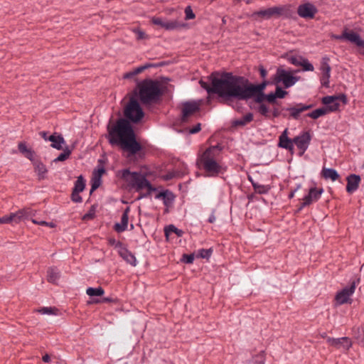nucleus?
Instances as JSON below:
<instances>
[{
  "label": "nucleus",
  "mask_w": 364,
  "mask_h": 364,
  "mask_svg": "<svg viewBox=\"0 0 364 364\" xmlns=\"http://www.w3.org/2000/svg\"><path fill=\"white\" fill-rule=\"evenodd\" d=\"M124 118L117 120L115 124L107 126L109 143L112 146H118L127 153V157H132L142 150V145L136 140V136L132 124H138L144 117V112L138 99L132 97L124 109Z\"/></svg>",
  "instance_id": "nucleus-1"
},
{
  "label": "nucleus",
  "mask_w": 364,
  "mask_h": 364,
  "mask_svg": "<svg viewBox=\"0 0 364 364\" xmlns=\"http://www.w3.org/2000/svg\"><path fill=\"white\" fill-rule=\"evenodd\" d=\"M268 85L267 80L254 84L243 76L234 75V99L244 101L253 99L255 102L259 104L257 112L263 117H269V108L264 103L268 98V94L264 92Z\"/></svg>",
  "instance_id": "nucleus-2"
},
{
  "label": "nucleus",
  "mask_w": 364,
  "mask_h": 364,
  "mask_svg": "<svg viewBox=\"0 0 364 364\" xmlns=\"http://www.w3.org/2000/svg\"><path fill=\"white\" fill-rule=\"evenodd\" d=\"M208 82L200 80L199 83L208 94H217L225 100L234 99V75L230 72L213 73Z\"/></svg>",
  "instance_id": "nucleus-3"
},
{
  "label": "nucleus",
  "mask_w": 364,
  "mask_h": 364,
  "mask_svg": "<svg viewBox=\"0 0 364 364\" xmlns=\"http://www.w3.org/2000/svg\"><path fill=\"white\" fill-rule=\"evenodd\" d=\"M165 89L166 87L160 81L146 78L137 83L132 91V96L138 99L142 105H151L161 100Z\"/></svg>",
  "instance_id": "nucleus-4"
},
{
  "label": "nucleus",
  "mask_w": 364,
  "mask_h": 364,
  "mask_svg": "<svg viewBox=\"0 0 364 364\" xmlns=\"http://www.w3.org/2000/svg\"><path fill=\"white\" fill-rule=\"evenodd\" d=\"M121 177L128 183L130 188L134 189L136 192H141L144 188L147 190L146 193H141L137 200L147 198L152 192L156 191V188L151 185L146 176L141 172H132L129 168H126L122 171Z\"/></svg>",
  "instance_id": "nucleus-5"
},
{
  "label": "nucleus",
  "mask_w": 364,
  "mask_h": 364,
  "mask_svg": "<svg viewBox=\"0 0 364 364\" xmlns=\"http://www.w3.org/2000/svg\"><path fill=\"white\" fill-rule=\"evenodd\" d=\"M223 149V146L218 144L208 147L198 159L208 176L215 177L223 173L222 166L216 161L215 158Z\"/></svg>",
  "instance_id": "nucleus-6"
},
{
  "label": "nucleus",
  "mask_w": 364,
  "mask_h": 364,
  "mask_svg": "<svg viewBox=\"0 0 364 364\" xmlns=\"http://www.w3.org/2000/svg\"><path fill=\"white\" fill-rule=\"evenodd\" d=\"M296 72H298V70L288 71L278 68L274 78V83L277 84L282 82L284 88H289L293 86L300 79V77L293 75V73Z\"/></svg>",
  "instance_id": "nucleus-7"
},
{
  "label": "nucleus",
  "mask_w": 364,
  "mask_h": 364,
  "mask_svg": "<svg viewBox=\"0 0 364 364\" xmlns=\"http://www.w3.org/2000/svg\"><path fill=\"white\" fill-rule=\"evenodd\" d=\"M360 283V278L353 279L350 281V286L344 287L338 291L335 297L337 304L341 305L351 303L350 296L354 293L357 285Z\"/></svg>",
  "instance_id": "nucleus-8"
},
{
  "label": "nucleus",
  "mask_w": 364,
  "mask_h": 364,
  "mask_svg": "<svg viewBox=\"0 0 364 364\" xmlns=\"http://www.w3.org/2000/svg\"><path fill=\"white\" fill-rule=\"evenodd\" d=\"M311 140V135L309 132H304L293 139L294 144H295L297 148L301 151V156L307 150Z\"/></svg>",
  "instance_id": "nucleus-9"
},
{
  "label": "nucleus",
  "mask_w": 364,
  "mask_h": 364,
  "mask_svg": "<svg viewBox=\"0 0 364 364\" xmlns=\"http://www.w3.org/2000/svg\"><path fill=\"white\" fill-rule=\"evenodd\" d=\"M314 107V105H304L302 103H298L294 107H289L282 108V110H285L289 112V115H287V119H299L300 117L301 113L304 111L309 110Z\"/></svg>",
  "instance_id": "nucleus-10"
},
{
  "label": "nucleus",
  "mask_w": 364,
  "mask_h": 364,
  "mask_svg": "<svg viewBox=\"0 0 364 364\" xmlns=\"http://www.w3.org/2000/svg\"><path fill=\"white\" fill-rule=\"evenodd\" d=\"M200 110V105L196 102H186L183 104L181 121L186 122L188 118Z\"/></svg>",
  "instance_id": "nucleus-11"
},
{
  "label": "nucleus",
  "mask_w": 364,
  "mask_h": 364,
  "mask_svg": "<svg viewBox=\"0 0 364 364\" xmlns=\"http://www.w3.org/2000/svg\"><path fill=\"white\" fill-rule=\"evenodd\" d=\"M317 11L316 7L311 3L301 4L297 9L298 15L304 18H313Z\"/></svg>",
  "instance_id": "nucleus-12"
},
{
  "label": "nucleus",
  "mask_w": 364,
  "mask_h": 364,
  "mask_svg": "<svg viewBox=\"0 0 364 364\" xmlns=\"http://www.w3.org/2000/svg\"><path fill=\"white\" fill-rule=\"evenodd\" d=\"M327 343L337 349L343 348L346 350H349L352 346V342L348 337H342L338 338L328 337L327 338Z\"/></svg>",
  "instance_id": "nucleus-13"
},
{
  "label": "nucleus",
  "mask_w": 364,
  "mask_h": 364,
  "mask_svg": "<svg viewBox=\"0 0 364 364\" xmlns=\"http://www.w3.org/2000/svg\"><path fill=\"white\" fill-rule=\"evenodd\" d=\"M323 193V189L322 188L312 187L309 188L308 194L303 198L304 204L310 205L311 203L318 201Z\"/></svg>",
  "instance_id": "nucleus-14"
},
{
  "label": "nucleus",
  "mask_w": 364,
  "mask_h": 364,
  "mask_svg": "<svg viewBox=\"0 0 364 364\" xmlns=\"http://www.w3.org/2000/svg\"><path fill=\"white\" fill-rule=\"evenodd\" d=\"M278 146L289 151L291 154L294 153V142L293 139L288 137V129L284 131L279 136Z\"/></svg>",
  "instance_id": "nucleus-15"
},
{
  "label": "nucleus",
  "mask_w": 364,
  "mask_h": 364,
  "mask_svg": "<svg viewBox=\"0 0 364 364\" xmlns=\"http://www.w3.org/2000/svg\"><path fill=\"white\" fill-rule=\"evenodd\" d=\"M288 95V92L283 90L281 87L277 86L274 92L268 93L267 102L272 105H278L277 99H283Z\"/></svg>",
  "instance_id": "nucleus-16"
},
{
  "label": "nucleus",
  "mask_w": 364,
  "mask_h": 364,
  "mask_svg": "<svg viewBox=\"0 0 364 364\" xmlns=\"http://www.w3.org/2000/svg\"><path fill=\"white\" fill-rule=\"evenodd\" d=\"M346 181V191L348 193H353L358 189L361 178L359 175L352 173L348 176Z\"/></svg>",
  "instance_id": "nucleus-17"
},
{
  "label": "nucleus",
  "mask_w": 364,
  "mask_h": 364,
  "mask_svg": "<svg viewBox=\"0 0 364 364\" xmlns=\"http://www.w3.org/2000/svg\"><path fill=\"white\" fill-rule=\"evenodd\" d=\"M343 36L345 39L355 43L358 47L364 49V40H363L360 35L353 31H347L346 30L343 31Z\"/></svg>",
  "instance_id": "nucleus-18"
},
{
  "label": "nucleus",
  "mask_w": 364,
  "mask_h": 364,
  "mask_svg": "<svg viewBox=\"0 0 364 364\" xmlns=\"http://www.w3.org/2000/svg\"><path fill=\"white\" fill-rule=\"evenodd\" d=\"M271 16H284L289 18L291 16V10L288 6H278L269 8Z\"/></svg>",
  "instance_id": "nucleus-19"
},
{
  "label": "nucleus",
  "mask_w": 364,
  "mask_h": 364,
  "mask_svg": "<svg viewBox=\"0 0 364 364\" xmlns=\"http://www.w3.org/2000/svg\"><path fill=\"white\" fill-rule=\"evenodd\" d=\"M130 211V208L127 207L124 210L122 218L121 223H116L114 225V230L117 232H122L127 229L128 221H129V213Z\"/></svg>",
  "instance_id": "nucleus-20"
},
{
  "label": "nucleus",
  "mask_w": 364,
  "mask_h": 364,
  "mask_svg": "<svg viewBox=\"0 0 364 364\" xmlns=\"http://www.w3.org/2000/svg\"><path fill=\"white\" fill-rule=\"evenodd\" d=\"M32 164L34 167L35 172L38 175V180H43L46 178V173H48V169L46 165L40 160H34L32 161Z\"/></svg>",
  "instance_id": "nucleus-21"
},
{
  "label": "nucleus",
  "mask_w": 364,
  "mask_h": 364,
  "mask_svg": "<svg viewBox=\"0 0 364 364\" xmlns=\"http://www.w3.org/2000/svg\"><path fill=\"white\" fill-rule=\"evenodd\" d=\"M118 253L127 263L135 267L136 265V259L135 256L125 247H122L118 250Z\"/></svg>",
  "instance_id": "nucleus-22"
},
{
  "label": "nucleus",
  "mask_w": 364,
  "mask_h": 364,
  "mask_svg": "<svg viewBox=\"0 0 364 364\" xmlns=\"http://www.w3.org/2000/svg\"><path fill=\"white\" fill-rule=\"evenodd\" d=\"M48 141L51 142L50 146L57 150L63 149V144H65V141L61 134H57V133H54L53 134L48 136Z\"/></svg>",
  "instance_id": "nucleus-23"
},
{
  "label": "nucleus",
  "mask_w": 364,
  "mask_h": 364,
  "mask_svg": "<svg viewBox=\"0 0 364 364\" xmlns=\"http://www.w3.org/2000/svg\"><path fill=\"white\" fill-rule=\"evenodd\" d=\"M36 214V211L32 210L31 208H24L16 212L17 220L20 223L23 220H28L33 217Z\"/></svg>",
  "instance_id": "nucleus-24"
},
{
  "label": "nucleus",
  "mask_w": 364,
  "mask_h": 364,
  "mask_svg": "<svg viewBox=\"0 0 364 364\" xmlns=\"http://www.w3.org/2000/svg\"><path fill=\"white\" fill-rule=\"evenodd\" d=\"M253 114L252 112H249L243 116L241 119L232 120L231 126L232 127H244L248 123L251 122L253 120Z\"/></svg>",
  "instance_id": "nucleus-25"
},
{
  "label": "nucleus",
  "mask_w": 364,
  "mask_h": 364,
  "mask_svg": "<svg viewBox=\"0 0 364 364\" xmlns=\"http://www.w3.org/2000/svg\"><path fill=\"white\" fill-rule=\"evenodd\" d=\"M18 151L24 155L26 158L29 159L31 162L35 160L33 158L35 152L31 149L26 146V142L21 141L18 144Z\"/></svg>",
  "instance_id": "nucleus-26"
},
{
  "label": "nucleus",
  "mask_w": 364,
  "mask_h": 364,
  "mask_svg": "<svg viewBox=\"0 0 364 364\" xmlns=\"http://www.w3.org/2000/svg\"><path fill=\"white\" fill-rule=\"evenodd\" d=\"M60 277V273L56 267H49L47 270V280L50 283L56 284Z\"/></svg>",
  "instance_id": "nucleus-27"
},
{
  "label": "nucleus",
  "mask_w": 364,
  "mask_h": 364,
  "mask_svg": "<svg viewBox=\"0 0 364 364\" xmlns=\"http://www.w3.org/2000/svg\"><path fill=\"white\" fill-rule=\"evenodd\" d=\"M321 176L325 179H331L332 181H335L340 178L337 171L331 168H323L321 171Z\"/></svg>",
  "instance_id": "nucleus-28"
},
{
  "label": "nucleus",
  "mask_w": 364,
  "mask_h": 364,
  "mask_svg": "<svg viewBox=\"0 0 364 364\" xmlns=\"http://www.w3.org/2000/svg\"><path fill=\"white\" fill-rule=\"evenodd\" d=\"M249 179L251 181L255 191L258 194H267L271 189V187L269 185H261L253 181L250 178H249Z\"/></svg>",
  "instance_id": "nucleus-29"
},
{
  "label": "nucleus",
  "mask_w": 364,
  "mask_h": 364,
  "mask_svg": "<svg viewBox=\"0 0 364 364\" xmlns=\"http://www.w3.org/2000/svg\"><path fill=\"white\" fill-rule=\"evenodd\" d=\"M352 331L353 337L364 346V328L354 327Z\"/></svg>",
  "instance_id": "nucleus-30"
},
{
  "label": "nucleus",
  "mask_w": 364,
  "mask_h": 364,
  "mask_svg": "<svg viewBox=\"0 0 364 364\" xmlns=\"http://www.w3.org/2000/svg\"><path fill=\"white\" fill-rule=\"evenodd\" d=\"M328 114L327 109L326 107H322L321 108H318L311 112H309L306 114L308 117L312 118L314 119H316L320 117L324 116Z\"/></svg>",
  "instance_id": "nucleus-31"
},
{
  "label": "nucleus",
  "mask_w": 364,
  "mask_h": 364,
  "mask_svg": "<svg viewBox=\"0 0 364 364\" xmlns=\"http://www.w3.org/2000/svg\"><path fill=\"white\" fill-rule=\"evenodd\" d=\"M85 180L82 175L79 176L77 178L76 181L75 182L74 187L73 190H75L76 192H82L85 188Z\"/></svg>",
  "instance_id": "nucleus-32"
},
{
  "label": "nucleus",
  "mask_w": 364,
  "mask_h": 364,
  "mask_svg": "<svg viewBox=\"0 0 364 364\" xmlns=\"http://www.w3.org/2000/svg\"><path fill=\"white\" fill-rule=\"evenodd\" d=\"M63 151L60 153L57 158L53 159V162L57 163L59 161H64L67 160L72 154V149H70L68 146L65 148H63Z\"/></svg>",
  "instance_id": "nucleus-33"
},
{
  "label": "nucleus",
  "mask_w": 364,
  "mask_h": 364,
  "mask_svg": "<svg viewBox=\"0 0 364 364\" xmlns=\"http://www.w3.org/2000/svg\"><path fill=\"white\" fill-rule=\"evenodd\" d=\"M164 233L166 237H168L171 233H175L178 237H181L183 235V231L178 229L173 225H169L164 228Z\"/></svg>",
  "instance_id": "nucleus-34"
},
{
  "label": "nucleus",
  "mask_w": 364,
  "mask_h": 364,
  "mask_svg": "<svg viewBox=\"0 0 364 364\" xmlns=\"http://www.w3.org/2000/svg\"><path fill=\"white\" fill-rule=\"evenodd\" d=\"M330 58L328 56H323L321 62V68L322 73L331 74V68L329 65Z\"/></svg>",
  "instance_id": "nucleus-35"
},
{
  "label": "nucleus",
  "mask_w": 364,
  "mask_h": 364,
  "mask_svg": "<svg viewBox=\"0 0 364 364\" xmlns=\"http://www.w3.org/2000/svg\"><path fill=\"white\" fill-rule=\"evenodd\" d=\"M11 223H18V220H17L16 213H12L9 215H6L2 217H0V224H7Z\"/></svg>",
  "instance_id": "nucleus-36"
},
{
  "label": "nucleus",
  "mask_w": 364,
  "mask_h": 364,
  "mask_svg": "<svg viewBox=\"0 0 364 364\" xmlns=\"http://www.w3.org/2000/svg\"><path fill=\"white\" fill-rule=\"evenodd\" d=\"M86 293L90 296H100L104 294L105 291L101 287L97 288L89 287L87 289Z\"/></svg>",
  "instance_id": "nucleus-37"
},
{
  "label": "nucleus",
  "mask_w": 364,
  "mask_h": 364,
  "mask_svg": "<svg viewBox=\"0 0 364 364\" xmlns=\"http://www.w3.org/2000/svg\"><path fill=\"white\" fill-rule=\"evenodd\" d=\"M264 351L262 350L259 353L252 357V359L249 363L250 364H264Z\"/></svg>",
  "instance_id": "nucleus-38"
},
{
  "label": "nucleus",
  "mask_w": 364,
  "mask_h": 364,
  "mask_svg": "<svg viewBox=\"0 0 364 364\" xmlns=\"http://www.w3.org/2000/svg\"><path fill=\"white\" fill-rule=\"evenodd\" d=\"M213 253V249H200L198 250V257L208 259Z\"/></svg>",
  "instance_id": "nucleus-39"
},
{
  "label": "nucleus",
  "mask_w": 364,
  "mask_h": 364,
  "mask_svg": "<svg viewBox=\"0 0 364 364\" xmlns=\"http://www.w3.org/2000/svg\"><path fill=\"white\" fill-rule=\"evenodd\" d=\"M253 16H258L261 18L269 19L272 18L269 8L255 11Z\"/></svg>",
  "instance_id": "nucleus-40"
},
{
  "label": "nucleus",
  "mask_w": 364,
  "mask_h": 364,
  "mask_svg": "<svg viewBox=\"0 0 364 364\" xmlns=\"http://www.w3.org/2000/svg\"><path fill=\"white\" fill-rule=\"evenodd\" d=\"M301 66L304 71H314V65L306 58H303Z\"/></svg>",
  "instance_id": "nucleus-41"
},
{
  "label": "nucleus",
  "mask_w": 364,
  "mask_h": 364,
  "mask_svg": "<svg viewBox=\"0 0 364 364\" xmlns=\"http://www.w3.org/2000/svg\"><path fill=\"white\" fill-rule=\"evenodd\" d=\"M37 311L42 314H55L58 309L55 307H43L38 309Z\"/></svg>",
  "instance_id": "nucleus-42"
},
{
  "label": "nucleus",
  "mask_w": 364,
  "mask_h": 364,
  "mask_svg": "<svg viewBox=\"0 0 364 364\" xmlns=\"http://www.w3.org/2000/svg\"><path fill=\"white\" fill-rule=\"evenodd\" d=\"M287 60L294 65L301 66L303 58L301 56H290L287 58Z\"/></svg>",
  "instance_id": "nucleus-43"
},
{
  "label": "nucleus",
  "mask_w": 364,
  "mask_h": 364,
  "mask_svg": "<svg viewBox=\"0 0 364 364\" xmlns=\"http://www.w3.org/2000/svg\"><path fill=\"white\" fill-rule=\"evenodd\" d=\"M180 26L179 23L176 21H165L164 28L166 30H174Z\"/></svg>",
  "instance_id": "nucleus-44"
},
{
  "label": "nucleus",
  "mask_w": 364,
  "mask_h": 364,
  "mask_svg": "<svg viewBox=\"0 0 364 364\" xmlns=\"http://www.w3.org/2000/svg\"><path fill=\"white\" fill-rule=\"evenodd\" d=\"M174 200V196L173 194L166 190V197L164 198L163 200H164V204L166 205V206H168L170 203H171Z\"/></svg>",
  "instance_id": "nucleus-45"
},
{
  "label": "nucleus",
  "mask_w": 364,
  "mask_h": 364,
  "mask_svg": "<svg viewBox=\"0 0 364 364\" xmlns=\"http://www.w3.org/2000/svg\"><path fill=\"white\" fill-rule=\"evenodd\" d=\"M328 113L336 112L339 109L340 104L337 101H333V103L330 104L328 106H325Z\"/></svg>",
  "instance_id": "nucleus-46"
},
{
  "label": "nucleus",
  "mask_w": 364,
  "mask_h": 364,
  "mask_svg": "<svg viewBox=\"0 0 364 364\" xmlns=\"http://www.w3.org/2000/svg\"><path fill=\"white\" fill-rule=\"evenodd\" d=\"M194 258V254H183L181 261L186 264H192L193 262Z\"/></svg>",
  "instance_id": "nucleus-47"
},
{
  "label": "nucleus",
  "mask_w": 364,
  "mask_h": 364,
  "mask_svg": "<svg viewBox=\"0 0 364 364\" xmlns=\"http://www.w3.org/2000/svg\"><path fill=\"white\" fill-rule=\"evenodd\" d=\"M282 109H279V108L274 107L272 112V117L274 118H277L279 116H282L284 118L287 117V114L282 112Z\"/></svg>",
  "instance_id": "nucleus-48"
},
{
  "label": "nucleus",
  "mask_w": 364,
  "mask_h": 364,
  "mask_svg": "<svg viewBox=\"0 0 364 364\" xmlns=\"http://www.w3.org/2000/svg\"><path fill=\"white\" fill-rule=\"evenodd\" d=\"M95 205H92V207L90 208L88 213H87L86 214H85L83 215L82 220H85L93 219L95 218Z\"/></svg>",
  "instance_id": "nucleus-49"
},
{
  "label": "nucleus",
  "mask_w": 364,
  "mask_h": 364,
  "mask_svg": "<svg viewBox=\"0 0 364 364\" xmlns=\"http://www.w3.org/2000/svg\"><path fill=\"white\" fill-rule=\"evenodd\" d=\"M185 14H186V20H191V19L195 18V17H196V15L193 13L191 6H188L186 7Z\"/></svg>",
  "instance_id": "nucleus-50"
},
{
  "label": "nucleus",
  "mask_w": 364,
  "mask_h": 364,
  "mask_svg": "<svg viewBox=\"0 0 364 364\" xmlns=\"http://www.w3.org/2000/svg\"><path fill=\"white\" fill-rule=\"evenodd\" d=\"M330 77L331 74L322 73V76L321 77V83L325 87H329Z\"/></svg>",
  "instance_id": "nucleus-51"
},
{
  "label": "nucleus",
  "mask_w": 364,
  "mask_h": 364,
  "mask_svg": "<svg viewBox=\"0 0 364 364\" xmlns=\"http://www.w3.org/2000/svg\"><path fill=\"white\" fill-rule=\"evenodd\" d=\"M333 101H337V97H336V95L326 96L323 97L321 100L322 103L326 105V106L333 103Z\"/></svg>",
  "instance_id": "nucleus-52"
},
{
  "label": "nucleus",
  "mask_w": 364,
  "mask_h": 364,
  "mask_svg": "<svg viewBox=\"0 0 364 364\" xmlns=\"http://www.w3.org/2000/svg\"><path fill=\"white\" fill-rule=\"evenodd\" d=\"M108 244L111 246H114L115 248L121 249L124 245L120 241H117L114 237H109L108 239Z\"/></svg>",
  "instance_id": "nucleus-53"
},
{
  "label": "nucleus",
  "mask_w": 364,
  "mask_h": 364,
  "mask_svg": "<svg viewBox=\"0 0 364 364\" xmlns=\"http://www.w3.org/2000/svg\"><path fill=\"white\" fill-rule=\"evenodd\" d=\"M80 192H76L75 190H73L72 191V193H71V200L74 202V203H82V197L80 196Z\"/></svg>",
  "instance_id": "nucleus-54"
},
{
  "label": "nucleus",
  "mask_w": 364,
  "mask_h": 364,
  "mask_svg": "<svg viewBox=\"0 0 364 364\" xmlns=\"http://www.w3.org/2000/svg\"><path fill=\"white\" fill-rule=\"evenodd\" d=\"M117 299L113 297H103L101 300H96L95 303H117Z\"/></svg>",
  "instance_id": "nucleus-55"
},
{
  "label": "nucleus",
  "mask_w": 364,
  "mask_h": 364,
  "mask_svg": "<svg viewBox=\"0 0 364 364\" xmlns=\"http://www.w3.org/2000/svg\"><path fill=\"white\" fill-rule=\"evenodd\" d=\"M101 184V179L97 178L95 175L94 177V181L92 183L91 187L92 188V191H95L99 188Z\"/></svg>",
  "instance_id": "nucleus-56"
},
{
  "label": "nucleus",
  "mask_w": 364,
  "mask_h": 364,
  "mask_svg": "<svg viewBox=\"0 0 364 364\" xmlns=\"http://www.w3.org/2000/svg\"><path fill=\"white\" fill-rule=\"evenodd\" d=\"M151 22L155 25L164 28L165 21H164L161 18L154 17Z\"/></svg>",
  "instance_id": "nucleus-57"
},
{
  "label": "nucleus",
  "mask_w": 364,
  "mask_h": 364,
  "mask_svg": "<svg viewBox=\"0 0 364 364\" xmlns=\"http://www.w3.org/2000/svg\"><path fill=\"white\" fill-rule=\"evenodd\" d=\"M201 129V124L200 123H198L196 125H195L193 127L190 129L189 133L190 134H196L198 132H200Z\"/></svg>",
  "instance_id": "nucleus-58"
},
{
  "label": "nucleus",
  "mask_w": 364,
  "mask_h": 364,
  "mask_svg": "<svg viewBox=\"0 0 364 364\" xmlns=\"http://www.w3.org/2000/svg\"><path fill=\"white\" fill-rule=\"evenodd\" d=\"M105 173V168L104 167L99 168L97 171H94L95 176L96 175L97 178H101V176L103 173Z\"/></svg>",
  "instance_id": "nucleus-59"
},
{
  "label": "nucleus",
  "mask_w": 364,
  "mask_h": 364,
  "mask_svg": "<svg viewBox=\"0 0 364 364\" xmlns=\"http://www.w3.org/2000/svg\"><path fill=\"white\" fill-rule=\"evenodd\" d=\"M166 63L165 62H160L159 63H146L145 64L146 66H148V68H158L161 66L165 65Z\"/></svg>",
  "instance_id": "nucleus-60"
},
{
  "label": "nucleus",
  "mask_w": 364,
  "mask_h": 364,
  "mask_svg": "<svg viewBox=\"0 0 364 364\" xmlns=\"http://www.w3.org/2000/svg\"><path fill=\"white\" fill-rule=\"evenodd\" d=\"M259 71V74L262 78H265L267 75V70L264 68L263 65H259L258 68Z\"/></svg>",
  "instance_id": "nucleus-61"
},
{
  "label": "nucleus",
  "mask_w": 364,
  "mask_h": 364,
  "mask_svg": "<svg viewBox=\"0 0 364 364\" xmlns=\"http://www.w3.org/2000/svg\"><path fill=\"white\" fill-rule=\"evenodd\" d=\"M135 33H136V35H137V39H138V40L144 39V38H146V33H145L144 31H141V30H139V29L136 30V31H135Z\"/></svg>",
  "instance_id": "nucleus-62"
},
{
  "label": "nucleus",
  "mask_w": 364,
  "mask_h": 364,
  "mask_svg": "<svg viewBox=\"0 0 364 364\" xmlns=\"http://www.w3.org/2000/svg\"><path fill=\"white\" fill-rule=\"evenodd\" d=\"M148 68V66H146V65L139 66L134 70V73L136 75L142 73L144 70Z\"/></svg>",
  "instance_id": "nucleus-63"
},
{
  "label": "nucleus",
  "mask_w": 364,
  "mask_h": 364,
  "mask_svg": "<svg viewBox=\"0 0 364 364\" xmlns=\"http://www.w3.org/2000/svg\"><path fill=\"white\" fill-rule=\"evenodd\" d=\"M336 97H337V101L338 100H340L341 101L343 104H346L348 100H347V97L346 95L344 94H341L339 95H336Z\"/></svg>",
  "instance_id": "nucleus-64"
}]
</instances>
